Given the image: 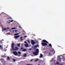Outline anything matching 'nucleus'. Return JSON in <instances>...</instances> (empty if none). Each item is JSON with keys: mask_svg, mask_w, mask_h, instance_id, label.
Masks as SVG:
<instances>
[{"mask_svg": "<svg viewBox=\"0 0 65 65\" xmlns=\"http://www.w3.org/2000/svg\"><path fill=\"white\" fill-rule=\"evenodd\" d=\"M3 58H1V59H0V61H1L2 60H3Z\"/></svg>", "mask_w": 65, "mask_h": 65, "instance_id": "nucleus-29", "label": "nucleus"}, {"mask_svg": "<svg viewBox=\"0 0 65 65\" xmlns=\"http://www.w3.org/2000/svg\"><path fill=\"white\" fill-rule=\"evenodd\" d=\"M48 45L49 46H50V47L52 46V44H48Z\"/></svg>", "mask_w": 65, "mask_h": 65, "instance_id": "nucleus-15", "label": "nucleus"}, {"mask_svg": "<svg viewBox=\"0 0 65 65\" xmlns=\"http://www.w3.org/2000/svg\"><path fill=\"white\" fill-rule=\"evenodd\" d=\"M23 32H24V33H25V31H23Z\"/></svg>", "mask_w": 65, "mask_h": 65, "instance_id": "nucleus-46", "label": "nucleus"}, {"mask_svg": "<svg viewBox=\"0 0 65 65\" xmlns=\"http://www.w3.org/2000/svg\"><path fill=\"white\" fill-rule=\"evenodd\" d=\"M33 61V60L32 59H31L30 60V61H31V62H32V61Z\"/></svg>", "mask_w": 65, "mask_h": 65, "instance_id": "nucleus-38", "label": "nucleus"}, {"mask_svg": "<svg viewBox=\"0 0 65 65\" xmlns=\"http://www.w3.org/2000/svg\"><path fill=\"white\" fill-rule=\"evenodd\" d=\"M0 43H1V44L2 43V41H0Z\"/></svg>", "mask_w": 65, "mask_h": 65, "instance_id": "nucleus-28", "label": "nucleus"}, {"mask_svg": "<svg viewBox=\"0 0 65 65\" xmlns=\"http://www.w3.org/2000/svg\"><path fill=\"white\" fill-rule=\"evenodd\" d=\"M27 65H33L32 64H27Z\"/></svg>", "mask_w": 65, "mask_h": 65, "instance_id": "nucleus-25", "label": "nucleus"}, {"mask_svg": "<svg viewBox=\"0 0 65 65\" xmlns=\"http://www.w3.org/2000/svg\"><path fill=\"white\" fill-rule=\"evenodd\" d=\"M23 38V37H21L20 38V40L21 41H22L23 40V39H22Z\"/></svg>", "mask_w": 65, "mask_h": 65, "instance_id": "nucleus-14", "label": "nucleus"}, {"mask_svg": "<svg viewBox=\"0 0 65 65\" xmlns=\"http://www.w3.org/2000/svg\"><path fill=\"white\" fill-rule=\"evenodd\" d=\"M7 59L8 60H9V59H10L9 57L8 56L7 57Z\"/></svg>", "mask_w": 65, "mask_h": 65, "instance_id": "nucleus-24", "label": "nucleus"}, {"mask_svg": "<svg viewBox=\"0 0 65 65\" xmlns=\"http://www.w3.org/2000/svg\"><path fill=\"white\" fill-rule=\"evenodd\" d=\"M3 48L2 46L0 45V50H3Z\"/></svg>", "mask_w": 65, "mask_h": 65, "instance_id": "nucleus-8", "label": "nucleus"}, {"mask_svg": "<svg viewBox=\"0 0 65 65\" xmlns=\"http://www.w3.org/2000/svg\"><path fill=\"white\" fill-rule=\"evenodd\" d=\"M0 15H1V14H0Z\"/></svg>", "mask_w": 65, "mask_h": 65, "instance_id": "nucleus-53", "label": "nucleus"}, {"mask_svg": "<svg viewBox=\"0 0 65 65\" xmlns=\"http://www.w3.org/2000/svg\"><path fill=\"white\" fill-rule=\"evenodd\" d=\"M19 27H20V26H19Z\"/></svg>", "mask_w": 65, "mask_h": 65, "instance_id": "nucleus-52", "label": "nucleus"}, {"mask_svg": "<svg viewBox=\"0 0 65 65\" xmlns=\"http://www.w3.org/2000/svg\"><path fill=\"white\" fill-rule=\"evenodd\" d=\"M7 29H9V27H7Z\"/></svg>", "mask_w": 65, "mask_h": 65, "instance_id": "nucleus-34", "label": "nucleus"}, {"mask_svg": "<svg viewBox=\"0 0 65 65\" xmlns=\"http://www.w3.org/2000/svg\"><path fill=\"white\" fill-rule=\"evenodd\" d=\"M6 19H11V17H10L7 18Z\"/></svg>", "mask_w": 65, "mask_h": 65, "instance_id": "nucleus-19", "label": "nucleus"}, {"mask_svg": "<svg viewBox=\"0 0 65 65\" xmlns=\"http://www.w3.org/2000/svg\"><path fill=\"white\" fill-rule=\"evenodd\" d=\"M3 40H3V39L2 40V41H3Z\"/></svg>", "mask_w": 65, "mask_h": 65, "instance_id": "nucleus-48", "label": "nucleus"}, {"mask_svg": "<svg viewBox=\"0 0 65 65\" xmlns=\"http://www.w3.org/2000/svg\"><path fill=\"white\" fill-rule=\"evenodd\" d=\"M49 55H50V54L49 53Z\"/></svg>", "mask_w": 65, "mask_h": 65, "instance_id": "nucleus-56", "label": "nucleus"}, {"mask_svg": "<svg viewBox=\"0 0 65 65\" xmlns=\"http://www.w3.org/2000/svg\"><path fill=\"white\" fill-rule=\"evenodd\" d=\"M3 28V30H4V28Z\"/></svg>", "mask_w": 65, "mask_h": 65, "instance_id": "nucleus-49", "label": "nucleus"}, {"mask_svg": "<svg viewBox=\"0 0 65 65\" xmlns=\"http://www.w3.org/2000/svg\"><path fill=\"white\" fill-rule=\"evenodd\" d=\"M42 54H40V58H42Z\"/></svg>", "mask_w": 65, "mask_h": 65, "instance_id": "nucleus-13", "label": "nucleus"}, {"mask_svg": "<svg viewBox=\"0 0 65 65\" xmlns=\"http://www.w3.org/2000/svg\"><path fill=\"white\" fill-rule=\"evenodd\" d=\"M17 30H15V33L17 32Z\"/></svg>", "mask_w": 65, "mask_h": 65, "instance_id": "nucleus-40", "label": "nucleus"}, {"mask_svg": "<svg viewBox=\"0 0 65 65\" xmlns=\"http://www.w3.org/2000/svg\"><path fill=\"white\" fill-rule=\"evenodd\" d=\"M36 52L38 53L39 52V49H37L36 50Z\"/></svg>", "mask_w": 65, "mask_h": 65, "instance_id": "nucleus-9", "label": "nucleus"}, {"mask_svg": "<svg viewBox=\"0 0 65 65\" xmlns=\"http://www.w3.org/2000/svg\"><path fill=\"white\" fill-rule=\"evenodd\" d=\"M14 35H19V33H16L14 34Z\"/></svg>", "mask_w": 65, "mask_h": 65, "instance_id": "nucleus-20", "label": "nucleus"}, {"mask_svg": "<svg viewBox=\"0 0 65 65\" xmlns=\"http://www.w3.org/2000/svg\"><path fill=\"white\" fill-rule=\"evenodd\" d=\"M27 41H30V40H27Z\"/></svg>", "mask_w": 65, "mask_h": 65, "instance_id": "nucleus-45", "label": "nucleus"}, {"mask_svg": "<svg viewBox=\"0 0 65 65\" xmlns=\"http://www.w3.org/2000/svg\"><path fill=\"white\" fill-rule=\"evenodd\" d=\"M20 36V35H18L17 36H15L14 37V38H19V37Z\"/></svg>", "mask_w": 65, "mask_h": 65, "instance_id": "nucleus-7", "label": "nucleus"}, {"mask_svg": "<svg viewBox=\"0 0 65 65\" xmlns=\"http://www.w3.org/2000/svg\"><path fill=\"white\" fill-rule=\"evenodd\" d=\"M31 44L33 45H34V44L35 43V42L34 41H31Z\"/></svg>", "mask_w": 65, "mask_h": 65, "instance_id": "nucleus-6", "label": "nucleus"}, {"mask_svg": "<svg viewBox=\"0 0 65 65\" xmlns=\"http://www.w3.org/2000/svg\"><path fill=\"white\" fill-rule=\"evenodd\" d=\"M23 34H25V33H23Z\"/></svg>", "mask_w": 65, "mask_h": 65, "instance_id": "nucleus-50", "label": "nucleus"}, {"mask_svg": "<svg viewBox=\"0 0 65 65\" xmlns=\"http://www.w3.org/2000/svg\"><path fill=\"white\" fill-rule=\"evenodd\" d=\"M24 43H26V44H27V42H26V41H24Z\"/></svg>", "mask_w": 65, "mask_h": 65, "instance_id": "nucleus-27", "label": "nucleus"}, {"mask_svg": "<svg viewBox=\"0 0 65 65\" xmlns=\"http://www.w3.org/2000/svg\"><path fill=\"white\" fill-rule=\"evenodd\" d=\"M9 23H10V22H8V24H9Z\"/></svg>", "mask_w": 65, "mask_h": 65, "instance_id": "nucleus-44", "label": "nucleus"}, {"mask_svg": "<svg viewBox=\"0 0 65 65\" xmlns=\"http://www.w3.org/2000/svg\"><path fill=\"white\" fill-rule=\"evenodd\" d=\"M12 29H15V28H14V27L12 28Z\"/></svg>", "mask_w": 65, "mask_h": 65, "instance_id": "nucleus-33", "label": "nucleus"}, {"mask_svg": "<svg viewBox=\"0 0 65 65\" xmlns=\"http://www.w3.org/2000/svg\"><path fill=\"white\" fill-rule=\"evenodd\" d=\"M42 41H46L45 40H42Z\"/></svg>", "mask_w": 65, "mask_h": 65, "instance_id": "nucleus-35", "label": "nucleus"}, {"mask_svg": "<svg viewBox=\"0 0 65 65\" xmlns=\"http://www.w3.org/2000/svg\"><path fill=\"white\" fill-rule=\"evenodd\" d=\"M25 46L26 47H27V46H29V45L28 44H25Z\"/></svg>", "mask_w": 65, "mask_h": 65, "instance_id": "nucleus-10", "label": "nucleus"}, {"mask_svg": "<svg viewBox=\"0 0 65 65\" xmlns=\"http://www.w3.org/2000/svg\"><path fill=\"white\" fill-rule=\"evenodd\" d=\"M13 62H15V61H16V60L15 59H13Z\"/></svg>", "mask_w": 65, "mask_h": 65, "instance_id": "nucleus-21", "label": "nucleus"}, {"mask_svg": "<svg viewBox=\"0 0 65 65\" xmlns=\"http://www.w3.org/2000/svg\"><path fill=\"white\" fill-rule=\"evenodd\" d=\"M18 53L19 54H21V52H20V51H18Z\"/></svg>", "mask_w": 65, "mask_h": 65, "instance_id": "nucleus-22", "label": "nucleus"}, {"mask_svg": "<svg viewBox=\"0 0 65 65\" xmlns=\"http://www.w3.org/2000/svg\"><path fill=\"white\" fill-rule=\"evenodd\" d=\"M13 54L14 55H15V56H16V55H18V53L17 52L15 51L13 52Z\"/></svg>", "mask_w": 65, "mask_h": 65, "instance_id": "nucleus-3", "label": "nucleus"}, {"mask_svg": "<svg viewBox=\"0 0 65 65\" xmlns=\"http://www.w3.org/2000/svg\"><path fill=\"white\" fill-rule=\"evenodd\" d=\"M43 42H46L47 43H48V42L46 41H43Z\"/></svg>", "mask_w": 65, "mask_h": 65, "instance_id": "nucleus-11", "label": "nucleus"}, {"mask_svg": "<svg viewBox=\"0 0 65 65\" xmlns=\"http://www.w3.org/2000/svg\"><path fill=\"white\" fill-rule=\"evenodd\" d=\"M39 40H41V39H39Z\"/></svg>", "mask_w": 65, "mask_h": 65, "instance_id": "nucleus-41", "label": "nucleus"}, {"mask_svg": "<svg viewBox=\"0 0 65 65\" xmlns=\"http://www.w3.org/2000/svg\"><path fill=\"white\" fill-rule=\"evenodd\" d=\"M38 59H37L36 60H35V61L36 62L37 61H38Z\"/></svg>", "mask_w": 65, "mask_h": 65, "instance_id": "nucleus-26", "label": "nucleus"}, {"mask_svg": "<svg viewBox=\"0 0 65 65\" xmlns=\"http://www.w3.org/2000/svg\"><path fill=\"white\" fill-rule=\"evenodd\" d=\"M8 34H9V35H10V33H8Z\"/></svg>", "mask_w": 65, "mask_h": 65, "instance_id": "nucleus-39", "label": "nucleus"}, {"mask_svg": "<svg viewBox=\"0 0 65 65\" xmlns=\"http://www.w3.org/2000/svg\"><path fill=\"white\" fill-rule=\"evenodd\" d=\"M10 64H11V63H10Z\"/></svg>", "mask_w": 65, "mask_h": 65, "instance_id": "nucleus-55", "label": "nucleus"}, {"mask_svg": "<svg viewBox=\"0 0 65 65\" xmlns=\"http://www.w3.org/2000/svg\"><path fill=\"white\" fill-rule=\"evenodd\" d=\"M24 57H27V55L26 54H24L23 55Z\"/></svg>", "mask_w": 65, "mask_h": 65, "instance_id": "nucleus-12", "label": "nucleus"}, {"mask_svg": "<svg viewBox=\"0 0 65 65\" xmlns=\"http://www.w3.org/2000/svg\"><path fill=\"white\" fill-rule=\"evenodd\" d=\"M28 42H29V43H30V41H28Z\"/></svg>", "mask_w": 65, "mask_h": 65, "instance_id": "nucleus-42", "label": "nucleus"}, {"mask_svg": "<svg viewBox=\"0 0 65 65\" xmlns=\"http://www.w3.org/2000/svg\"><path fill=\"white\" fill-rule=\"evenodd\" d=\"M21 50H23V48H21Z\"/></svg>", "mask_w": 65, "mask_h": 65, "instance_id": "nucleus-36", "label": "nucleus"}, {"mask_svg": "<svg viewBox=\"0 0 65 65\" xmlns=\"http://www.w3.org/2000/svg\"><path fill=\"white\" fill-rule=\"evenodd\" d=\"M33 54L34 55H38L37 54L38 53L36 52H34L33 53Z\"/></svg>", "mask_w": 65, "mask_h": 65, "instance_id": "nucleus-5", "label": "nucleus"}, {"mask_svg": "<svg viewBox=\"0 0 65 65\" xmlns=\"http://www.w3.org/2000/svg\"><path fill=\"white\" fill-rule=\"evenodd\" d=\"M37 46H39V45L37 44L36 45L34 46L33 47L34 49L35 50L36 49V47H37Z\"/></svg>", "mask_w": 65, "mask_h": 65, "instance_id": "nucleus-4", "label": "nucleus"}, {"mask_svg": "<svg viewBox=\"0 0 65 65\" xmlns=\"http://www.w3.org/2000/svg\"><path fill=\"white\" fill-rule=\"evenodd\" d=\"M4 30L5 31H6V28H5L4 29Z\"/></svg>", "mask_w": 65, "mask_h": 65, "instance_id": "nucleus-30", "label": "nucleus"}, {"mask_svg": "<svg viewBox=\"0 0 65 65\" xmlns=\"http://www.w3.org/2000/svg\"><path fill=\"white\" fill-rule=\"evenodd\" d=\"M27 37V36H24L25 38H26V37Z\"/></svg>", "mask_w": 65, "mask_h": 65, "instance_id": "nucleus-32", "label": "nucleus"}, {"mask_svg": "<svg viewBox=\"0 0 65 65\" xmlns=\"http://www.w3.org/2000/svg\"><path fill=\"white\" fill-rule=\"evenodd\" d=\"M60 65H63L61 63V64H60Z\"/></svg>", "mask_w": 65, "mask_h": 65, "instance_id": "nucleus-43", "label": "nucleus"}, {"mask_svg": "<svg viewBox=\"0 0 65 65\" xmlns=\"http://www.w3.org/2000/svg\"><path fill=\"white\" fill-rule=\"evenodd\" d=\"M13 20H9L8 21H7V22H9L10 21V22H13Z\"/></svg>", "mask_w": 65, "mask_h": 65, "instance_id": "nucleus-16", "label": "nucleus"}, {"mask_svg": "<svg viewBox=\"0 0 65 65\" xmlns=\"http://www.w3.org/2000/svg\"><path fill=\"white\" fill-rule=\"evenodd\" d=\"M27 51V50L26 49H24V50H23V52H25Z\"/></svg>", "mask_w": 65, "mask_h": 65, "instance_id": "nucleus-17", "label": "nucleus"}, {"mask_svg": "<svg viewBox=\"0 0 65 65\" xmlns=\"http://www.w3.org/2000/svg\"><path fill=\"white\" fill-rule=\"evenodd\" d=\"M2 31H3V30Z\"/></svg>", "mask_w": 65, "mask_h": 65, "instance_id": "nucleus-54", "label": "nucleus"}, {"mask_svg": "<svg viewBox=\"0 0 65 65\" xmlns=\"http://www.w3.org/2000/svg\"><path fill=\"white\" fill-rule=\"evenodd\" d=\"M42 46H45V45H47V43H45L42 42Z\"/></svg>", "mask_w": 65, "mask_h": 65, "instance_id": "nucleus-2", "label": "nucleus"}, {"mask_svg": "<svg viewBox=\"0 0 65 65\" xmlns=\"http://www.w3.org/2000/svg\"><path fill=\"white\" fill-rule=\"evenodd\" d=\"M56 64H59V62H57L56 63Z\"/></svg>", "mask_w": 65, "mask_h": 65, "instance_id": "nucleus-31", "label": "nucleus"}, {"mask_svg": "<svg viewBox=\"0 0 65 65\" xmlns=\"http://www.w3.org/2000/svg\"><path fill=\"white\" fill-rule=\"evenodd\" d=\"M53 51H54V53H55V51H54V49H53Z\"/></svg>", "mask_w": 65, "mask_h": 65, "instance_id": "nucleus-37", "label": "nucleus"}, {"mask_svg": "<svg viewBox=\"0 0 65 65\" xmlns=\"http://www.w3.org/2000/svg\"><path fill=\"white\" fill-rule=\"evenodd\" d=\"M11 47L12 51H18L19 49V48L17 47H15V48H14V43H12Z\"/></svg>", "mask_w": 65, "mask_h": 65, "instance_id": "nucleus-1", "label": "nucleus"}, {"mask_svg": "<svg viewBox=\"0 0 65 65\" xmlns=\"http://www.w3.org/2000/svg\"><path fill=\"white\" fill-rule=\"evenodd\" d=\"M38 65H40L39 64Z\"/></svg>", "mask_w": 65, "mask_h": 65, "instance_id": "nucleus-51", "label": "nucleus"}, {"mask_svg": "<svg viewBox=\"0 0 65 65\" xmlns=\"http://www.w3.org/2000/svg\"><path fill=\"white\" fill-rule=\"evenodd\" d=\"M31 41H34V40H31Z\"/></svg>", "mask_w": 65, "mask_h": 65, "instance_id": "nucleus-47", "label": "nucleus"}, {"mask_svg": "<svg viewBox=\"0 0 65 65\" xmlns=\"http://www.w3.org/2000/svg\"><path fill=\"white\" fill-rule=\"evenodd\" d=\"M17 45L18 46H20V43L18 44Z\"/></svg>", "mask_w": 65, "mask_h": 65, "instance_id": "nucleus-18", "label": "nucleus"}, {"mask_svg": "<svg viewBox=\"0 0 65 65\" xmlns=\"http://www.w3.org/2000/svg\"><path fill=\"white\" fill-rule=\"evenodd\" d=\"M61 58H59V60H60V62H61Z\"/></svg>", "mask_w": 65, "mask_h": 65, "instance_id": "nucleus-23", "label": "nucleus"}]
</instances>
